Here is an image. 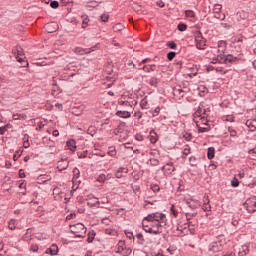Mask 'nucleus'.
Wrapping results in <instances>:
<instances>
[{"label": "nucleus", "instance_id": "nucleus-1", "mask_svg": "<svg viewBox=\"0 0 256 256\" xmlns=\"http://www.w3.org/2000/svg\"><path fill=\"white\" fill-rule=\"evenodd\" d=\"M165 221H167L165 214L161 212L152 213L142 220V227L146 233L160 235V233H163L161 224L165 223Z\"/></svg>", "mask_w": 256, "mask_h": 256}, {"label": "nucleus", "instance_id": "nucleus-2", "mask_svg": "<svg viewBox=\"0 0 256 256\" xmlns=\"http://www.w3.org/2000/svg\"><path fill=\"white\" fill-rule=\"evenodd\" d=\"M199 112L193 114V121L198 128L199 133H207L211 128L207 123V116H199Z\"/></svg>", "mask_w": 256, "mask_h": 256}, {"label": "nucleus", "instance_id": "nucleus-3", "mask_svg": "<svg viewBox=\"0 0 256 256\" xmlns=\"http://www.w3.org/2000/svg\"><path fill=\"white\" fill-rule=\"evenodd\" d=\"M225 51H227V42L226 41H219L218 42V49H211L208 51V56L213 59H219V57L225 56Z\"/></svg>", "mask_w": 256, "mask_h": 256}, {"label": "nucleus", "instance_id": "nucleus-4", "mask_svg": "<svg viewBox=\"0 0 256 256\" xmlns=\"http://www.w3.org/2000/svg\"><path fill=\"white\" fill-rule=\"evenodd\" d=\"M12 54L14 55L16 61L22 65V67H29V62L25 59V52L23 48L19 45L12 49Z\"/></svg>", "mask_w": 256, "mask_h": 256}, {"label": "nucleus", "instance_id": "nucleus-5", "mask_svg": "<svg viewBox=\"0 0 256 256\" xmlns=\"http://www.w3.org/2000/svg\"><path fill=\"white\" fill-rule=\"evenodd\" d=\"M70 231L75 235V237L83 238L87 233V228L83 223H77L70 225Z\"/></svg>", "mask_w": 256, "mask_h": 256}, {"label": "nucleus", "instance_id": "nucleus-6", "mask_svg": "<svg viewBox=\"0 0 256 256\" xmlns=\"http://www.w3.org/2000/svg\"><path fill=\"white\" fill-rule=\"evenodd\" d=\"M115 253L120 256H129L132 253L130 248H127L125 241L120 240L114 249Z\"/></svg>", "mask_w": 256, "mask_h": 256}, {"label": "nucleus", "instance_id": "nucleus-7", "mask_svg": "<svg viewBox=\"0 0 256 256\" xmlns=\"http://www.w3.org/2000/svg\"><path fill=\"white\" fill-rule=\"evenodd\" d=\"M195 43L197 49H205L207 45V40L203 38V34L201 32H197L195 35Z\"/></svg>", "mask_w": 256, "mask_h": 256}, {"label": "nucleus", "instance_id": "nucleus-8", "mask_svg": "<svg viewBox=\"0 0 256 256\" xmlns=\"http://www.w3.org/2000/svg\"><path fill=\"white\" fill-rule=\"evenodd\" d=\"M235 61V57L233 55H224V56H219V58H213L211 63H233Z\"/></svg>", "mask_w": 256, "mask_h": 256}, {"label": "nucleus", "instance_id": "nucleus-9", "mask_svg": "<svg viewBox=\"0 0 256 256\" xmlns=\"http://www.w3.org/2000/svg\"><path fill=\"white\" fill-rule=\"evenodd\" d=\"M245 207L248 213H255L256 212V197H251L247 199L245 202Z\"/></svg>", "mask_w": 256, "mask_h": 256}, {"label": "nucleus", "instance_id": "nucleus-10", "mask_svg": "<svg viewBox=\"0 0 256 256\" xmlns=\"http://www.w3.org/2000/svg\"><path fill=\"white\" fill-rule=\"evenodd\" d=\"M68 167H69V159L67 158L61 159L57 162V169L60 173H62V171L67 170Z\"/></svg>", "mask_w": 256, "mask_h": 256}, {"label": "nucleus", "instance_id": "nucleus-11", "mask_svg": "<svg viewBox=\"0 0 256 256\" xmlns=\"http://www.w3.org/2000/svg\"><path fill=\"white\" fill-rule=\"evenodd\" d=\"M59 253V247L57 244H52L48 249H46L45 254L46 255H52L55 256Z\"/></svg>", "mask_w": 256, "mask_h": 256}, {"label": "nucleus", "instance_id": "nucleus-12", "mask_svg": "<svg viewBox=\"0 0 256 256\" xmlns=\"http://www.w3.org/2000/svg\"><path fill=\"white\" fill-rule=\"evenodd\" d=\"M162 171H164L165 175H172L175 171V166H173V163H168L162 167Z\"/></svg>", "mask_w": 256, "mask_h": 256}, {"label": "nucleus", "instance_id": "nucleus-13", "mask_svg": "<svg viewBox=\"0 0 256 256\" xmlns=\"http://www.w3.org/2000/svg\"><path fill=\"white\" fill-rule=\"evenodd\" d=\"M195 113H199V117H209V110L205 109L203 105H199Z\"/></svg>", "mask_w": 256, "mask_h": 256}, {"label": "nucleus", "instance_id": "nucleus-14", "mask_svg": "<svg viewBox=\"0 0 256 256\" xmlns=\"http://www.w3.org/2000/svg\"><path fill=\"white\" fill-rule=\"evenodd\" d=\"M66 147L69 149V151L75 153V151H77V142L73 139H70L66 142Z\"/></svg>", "mask_w": 256, "mask_h": 256}, {"label": "nucleus", "instance_id": "nucleus-15", "mask_svg": "<svg viewBox=\"0 0 256 256\" xmlns=\"http://www.w3.org/2000/svg\"><path fill=\"white\" fill-rule=\"evenodd\" d=\"M236 17H237L238 21H245V20L249 19V13L241 10L236 14Z\"/></svg>", "mask_w": 256, "mask_h": 256}, {"label": "nucleus", "instance_id": "nucleus-16", "mask_svg": "<svg viewBox=\"0 0 256 256\" xmlns=\"http://www.w3.org/2000/svg\"><path fill=\"white\" fill-rule=\"evenodd\" d=\"M149 139H150V142L152 144L157 143V141L159 139V136L157 135V132H155L154 130H151L150 134H149Z\"/></svg>", "mask_w": 256, "mask_h": 256}, {"label": "nucleus", "instance_id": "nucleus-17", "mask_svg": "<svg viewBox=\"0 0 256 256\" xmlns=\"http://www.w3.org/2000/svg\"><path fill=\"white\" fill-rule=\"evenodd\" d=\"M246 127L250 129V131H255L256 129V119L247 120L246 121Z\"/></svg>", "mask_w": 256, "mask_h": 256}, {"label": "nucleus", "instance_id": "nucleus-18", "mask_svg": "<svg viewBox=\"0 0 256 256\" xmlns=\"http://www.w3.org/2000/svg\"><path fill=\"white\" fill-rule=\"evenodd\" d=\"M116 115L118 117H122L123 119H129V117H131V112H129V111H117Z\"/></svg>", "mask_w": 256, "mask_h": 256}, {"label": "nucleus", "instance_id": "nucleus-19", "mask_svg": "<svg viewBox=\"0 0 256 256\" xmlns=\"http://www.w3.org/2000/svg\"><path fill=\"white\" fill-rule=\"evenodd\" d=\"M248 253H249V246L244 245V246H241V248L239 249L238 255L239 256H245Z\"/></svg>", "mask_w": 256, "mask_h": 256}, {"label": "nucleus", "instance_id": "nucleus-20", "mask_svg": "<svg viewBox=\"0 0 256 256\" xmlns=\"http://www.w3.org/2000/svg\"><path fill=\"white\" fill-rule=\"evenodd\" d=\"M87 205L93 209V207H97V198L88 197Z\"/></svg>", "mask_w": 256, "mask_h": 256}, {"label": "nucleus", "instance_id": "nucleus-21", "mask_svg": "<svg viewBox=\"0 0 256 256\" xmlns=\"http://www.w3.org/2000/svg\"><path fill=\"white\" fill-rule=\"evenodd\" d=\"M72 173H73L72 181H77V179H79V177H81V171H79V169L77 167H75L72 170Z\"/></svg>", "mask_w": 256, "mask_h": 256}, {"label": "nucleus", "instance_id": "nucleus-22", "mask_svg": "<svg viewBox=\"0 0 256 256\" xmlns=\"http://www.w3.org/2000/svg\"><path fill=\"white\" fill-rule=\"evenodd\" d=\"M87 133H88V135H91V137H95V135H97V127H95V126H90V127L87 129Z\"/></svg>", "mask_w": 256, "mask_h": 256}, {"label": "nucleus", "instance_id": "nucleus-23", "mask_svg": "<svg viewBox=\"0 0 256 256\" xmlns=\"http://www.w3.org/2000/svg\"><path fill=\"white\" fill-rule=\"evenodd\" d=\"M120 133L123 134V138H121V135H120V141H123V139H125V133H123V128L121 126H118L115 130H114V134L115 135H119Z\"/></svg>", "mask_w": 256, "mask_h": 256}, {"label": "nucleus", "instance_id": "nucleus-24", "mask_svg": "<svg viewBox=\"0 0 256 256\" xmlns=\"http://www.w3.org/2000/svg\"><path fill=\"white\" fill-rule=\"evenodd\" d=\"M185 17H187V19H195L196 15H195V12L193 10H186L185 11Z\"/></svg>", "mask_w": 256, "mask_h": 256}, {"label": "nucleus", "instance_id": "nucleus-25", "mask_svg": "<svg viewBox=\"0 0 256 256\" xmlns=\"http://www.w3.org/2000/svg\"><path fill=\"white\" fill-rule=\"evenodd\" d=\"M205 203L202 206L203 211H211V205H209V198H205Z\"/></svg>", "mask_w": 256, "mask_h": 256}, {"label": "nucleus", "instance_id": "nucleus-26", "mask_svg": "<svg viewBox=\"0 0 256 256\" xmlns=\"http://www.w3.org/2000/svg\"><path fill=\"white\" fill-rule=\"evenodd\" d=\"M207 157H208V159H214L215 148H213V147L208 148Z\"/></svg>", "mask_w": 256, "mask_h": 256}, {"label": "nucleus", "instance_id": "nucleus-27", "mask_svg": "<svg viewBox=\"0 0 256 256\" xmlns=\"http://www.w3.org/2000/svg\"><path fill=\"white\" fill-rule=\"evenodd\" d=\"M142 69L145 73H151V71H155V65H145Z\"/></svg>", "mask_w": 256, "mask_h": 256}, {"label": "nucleus", "instance_id": "nucleus-28", "mask_svg": "<svg viewBox=\"0 0 256 256\" xmlns=\"http://www.w3.org/2000/svg\"><path fill=\"white\" fill-rule=\"evenodd\" d=\"M16 223H17V221L16 220H10L9 222H8V228L11 230V231H15V229H16Z\"/></svg>", "mask_w": 256, "mask_h": 256}, {"label": "nucleus", "instance_id": "nucleus-29", "mask_svg": "<svg viewBox=\"0 0 256 256\" xmlns=\"http://www.w3.org/2000/svg\"><path fill=\"white\" fill-rule=\"evenodd\" d=\"M106 235H112L113 237L117 236V230L113 228H107L105 230Z\"/></svg>", "mask_w": 256, "mask_h": 256}, {"label": "nucleus", "instance_id": "nucleus-30", "mask_svg": "<svg viewBox=\"0 0 256 256\" xmlns=\"http://www.w3.org/2000/svg\"><path fill=\"white\" fill-rule=\"evenodd\" d=\"M221 9H223V6L221 4H215L213 11L216 15H219V13H221Z\"/></svg>", "mask_w": 256, "mask_h": 256}, {"label": "nucleus", "instance_id": "nucleus-31", "mask_svg": "<svg viewBox=\"0 0 256 256\" xmlns=\"http://www.w3.org/2000/svg\"><path fill=\"white\" fill-rule=\"evenodd\" d=\"M75 53H78V55H87V53H90V52L87 49L76 48Z\"/></svg>", "mask_w": 256, "mask_h": 256}, {"label": "nucleus", "instance_id": "nucleus-32", "mask_svg": "<svg viewBox=\"0 0 256 256\" xmlns=\"http://www.w3.org/2000/svg\"><path fill=\"white\" fill-rule=\"evenodd\" d=\"M30 144H29V135L24 136V142H23V148L24 149H29Z\"/></svg>", "mask_w": 256, "mask_h": 256}, {"label": "nucleus", "instance_id": "nucleus-33", "mask_svg": "<svg viewBox=\"0 0 256 256\" xmlns=\"http://www.w3.org/2000/svg\"><path fill=\"white\" fill-rule=\"evenodd\" d=\"M21 155H23V148H20L19 150H17L13 156L14 161H17V159H19V157H21Z\"/></svg>", "mask_w": 256, "mask_h": 256}, {"label": "nucleus", "instance_id": "nucleus-34", "mask_svg": "<svg viewBox=\"0 0 256 256\" xmlns=\"http://www.w3.org/2000/svg\"><path fill=\"white\" fill-rule=\"evenodd\" d=\"M12 119L14 121H19L21 119H25V115L24 114H13Z\"/></svg>", "mask_w": 256, "mask_h": 256}, {"label": "nucleus", "instance_id": "nucleus-35", "mask_svg": "<svg viewBox=\"0 0 256 256\" xmlns=\"http://www.w3.org/2000/svg\"><path fill=\"white\" fill-rule=\"evenodd\" d=\"M113 29H114V31L119 32V31H123V29H125V26H123V24L119 23V24H116L113 27Z\"/></svg>", "mask_w": 256, "mask_h": 256}, {"label": "nucleus", "instance_id": "nucleus-36", "mask_svg": "<svg viewBox=\"0 0 256 256\" xmlns=\"http://www.w3.org/2000/svg\"><path fill=\"white\" fill-rule=\"evenodd\" d=\"M50 7H51L52 9H58V8H59V1H57V0L51 1V2H50Z\"/></svg>", "mask_w": 256, "mask_h": 256}, {"label": "nucleus", "instance_id": "nucleus-37", "mask_svg": "<svg viewBox=\"0 0 256 256\" xmlns=\"http://www.w3.org/2000/svg\"><path fill=\"white\" fill-rule=\"evenodd\" d=\"M54 25H57V24L50 23V24L45 25V29L48 31V33H53L55 31L56 28H54V30H49V29H51V27H54Z\"/></svg>", "mask_w": 256, "mask_h": 256}, {"label": "nucleus", "instance_id": "nucleus-38", "mask_svg": "<svg viewBox=\"0 0 256 256\" xmlns=\"http://www.w3.org/2000/svg\"><path fill=\"white\" fill-rule=\"evenodd\" d=\"M147 104H148L147 98L142 99L140 102L141 109H147Z\"/></svg>", "mask_w": 256, "mask_h": 256}, {"label": "nucleus", "instance_id": "nucleus-39", "mask_svg": "<svg viewBox=\"0 0 256 256\" xmlns=\"http://www.w3.org/2000/svg\"><path fill=\"white\" fill-rule=\"evenodd\" d=\"M95 239V232H89V234H88V239H87V241H88V243H93V240Z\"/></svg>", "mask_w": 256, "mask_h": 256}, {"label": "nucleus", "instance_id": "nucleus-40", "mask_svg": "<svg viewBox=\"0 0 256 256\" xmlns=\"http://www.w3.org/2000/svg\"><path fill=\"white\" fill-rule=\"evenodd\" d=\"M113 85V81L108 80L107 83L102 84V89H109Z\"/></svg>", "mask_w": 256, "mask_h": 256}, {"label": "nucleus", "instance_id": "nucleus-41", "mask_svg": "<svg viewBox=\"0 0 256 256\" xmlns=\"http://www.w3.org/2000/svg\"><path fill=\"white\" fill-rule=\"evenodd\" d=\"M189 153H191V147L185 146V148L183 150L184 157H187V155H189Z\"/></svg>", "mask_w": 256, "mask_h": 256}, {"label": "nucleus", "instance_id": "nucleus-42", "mask_svg": "<svg viewBox=\"0 0 256 256\" xmlns=\"http://www.w3.org/2000/svg\"><path fill=\"white\" fill-rule=\"evenodd\" d=\"M171 213L174 217H178L179 215V211H177V209H175V205L171 206Z\"/></svg>", "mask_w": 256, "mask_h": 256}, {"label": "nucleus", "instance_id": "nucleus-43", "mask_svg": "<svg viewBox=\"0 0 256 256\" xmlns=\"http://www.w3.org/2000/svg\"><path fill=\"white\" fill-rule=\"evenodd\" d=\"M248 153H249L251 159H255L256 158V148H253V149L249 150Z\"/></svg>", "mask_w": 256, "mask_h": 256}, {"label": "nucleus", "instance_id": "nucleus-44", "mask_svg": "<svg viewBox=\"0 0 256 256\" xmlns=\"http://www.w3.org/2000/svg\"><path fill=\"white\" fill-rule=\"evenodd\" d=\"M183 137L185 138L186 141H191V139H193V136L191 135V133L185 132L183 134Z\"/></svg>", "mask_w": 256, "mask_h": 256}, {"label": "nucleus", "instance_id": "nucleus-45", "mask_svg": "<svg viewBox=\"0 0 256 256\" xmlns=\"http://www.w3.org/2000/svg\"><path fill=\"white\" fill-rule=\"evenodd\" d=\"M87 25H89V18L85 17L82 21V28L86 29Z\"/></svg>", "mask_w": 256, "mask_h": 256}, {"label": "nucleus", "instance_id": "nucleus-46", "mask_svg": "<svg viewBox=\"0 0 256 256\" xmlns=\"http://www.w3.org/2000/svg\"><path fill=\"white\" fill-rule=\"evenodd\" d=\"M175 55H177V53H175V52H169V53L167 54L168 60H169V61H173V59H175Z\"/></svg>", "mask_w": 256, "mask_h": 256}, {"label": "nucleus", "instance_id": "nucleus-47", "mask_svg": "<svg viewBox=\"0 0 256 256\" xmlns=\"http://www.w3.org/2000/svg\"><path fill=\"white\" fill-rule=\"evenodd\" d=\"M105 179H106L105 174H99L97 181L99 183H105Z\"/></svg>", "mask_w": 256, "mask_h": 256}, {"label": "nucleus", "instance_id": "nucleus-48", "mask_svg": "<svg viewBox=\"0 0 256 256\" xmlns=\"http://www.w3.org/2000/svg\"><path fill=\"white\" fill-rule=\"evenodd\" d=\"M101 21H102L103 23H107V21H109V14H103V15L101 16Z\"/></svg>", "mask_w": 256, "mask_h": 256}, {"label": "nucleus", "instance_id": "nucleus-49", "mask_svg": "<svg viewBox=\"0 0 256 256\" xmlns=\"http://www.w3.org/2000/svg\"><path fill=\"white\" fill-rule=\"evenodd\" d=\"M232 187H237L239 185V179L236 177L231 181Z\"/></svg>", "mask_w": 256, "mask_h": 256}, {"label": "nucleus", "instance_id": "nucleus-50", "mask_svg": "<svg viewBox=\"0 0 256 256\" xmlns=\"http://www.w3.org/2000/svg\"><path fill=\"white\" fill-rule=\"evenodd\" d=\"M178 30H180V31H187V26H186V24H179L178 25Z\"/></svg>", "mask_w": 256, "mask_h": 256}, {"label": "nucleus", "instance_id": "nucleus-51", "mask_svg": "<svg viewBox=\"0 0 256 256\" xmlns=\"http://www.w3.org/2000/svg\"><path fill=\"white\" fill-rule=\"evenodd\" d=\"M151 189H152V191L154 192V193H157V192H159V185H157V184H153L152 186H151Z\"/></svg>", "mask_w": 256, "mask_h": 256}, {"label": "nucleus", "instance_id": "nucleus-52", "mask_svg": "<svg viewBox=\"0 0 256 256\" xmlns=\"http://www.w3.org/2000/svg\"><path fill=\"white\" fill-rule=\"evenodd\" d=\"M167 47H169L170 49H176L177 48V44H175L174 42H168L167 43Z\"/></svg>", "mask_w": 256, "mask_h": 256}, {"label": "nucleus", "instance_id": "nucleus-53", "mask_svg": "<svg viewBox=\"0 0 256 256\" xmlns=\"http://www.w3.org/2000/svg\"><path fill=\"white\" fill-rule=\"evenodd\" d=\"M214 17L216 19H220L221 21H223L225 19V14H215Z\"/></svg>", "mask_w": 256, "mask_h": 256}, {"label": "nucleus", "instance_id": "nucleus-54", "mask_svg": "<svg viewBox=\"0 0 256 256\" xmlns=\"http://www.w3.org/2000/svg\"><path fill=\"white\" fill-rule=\"evenodd\" d=\"M31 251H33V253H37V251H39V246H37V245H32V246H31Z\"/></svg>", "mask_w": 256, "mask_h": 256}, {"label": "nucleus", "instance_id": "nucleus-55", "mask_svg": "<svg viewBox=\"0 0 256 256\" xmlns=\"http://www.w3.org/2000/svg\"><path fill=\"white\" fill-rule=\"evenodd\" d=\"M111 150L108 152V155H110L111 157H115L116 152H115V148H110Z\"/></svg>", "mask_w": 256, "mask_h": 256}, {"label": "nucleus", "instance_id": "nucleus-56", "mask_svg": "<svg viewBox=\"0 0 256 256\" xmlns=\"http://www.w3.org/2000/svg\"><path fill=\"white\" fill-rule=\"evenodd\" d=\"M224 121H229L230 123H233V121H234L233 116L224 117Z\"/></svg>", "mask_w": 256, "mask_h": 256}, {"label": "nucleus", "instance_id": "nucleus-57", "mask_svg": "<svg viewBox=\"0 0 256 256\" xmlns=\"http://www.w3.org/2000/svg\"><path fill=\"white\" fill-rule=\"evenodd\" d=\"M210 251H213L214 253H216L217 251V243H213L211 248H210Z\"/></svg>", "mask_w": 256, "mask_h": 256}, {"label": "nucleus", "instance_id": "nucleus-58", "mask_svg": "<svg viewBox=\"0 0 256 256\" xmlns=\"http://www.w3.org/2000/svg\"><path fill=\"white\" fill-rule=\"evenodd\" d=\"M78 157L79 159H85V157H87V154L83 152H78Z\"/></svg>", "mask_w": 256, "mask_h": 256}, {"label": "nucleus", "instance_id": "nucleus-59", "mask_svg": "<svg viewBox=\"0 0 256 256\" xmlns=\"http://www.w3.org/2000/svg\"><path fill=\"white\" fill-rule=\"evenodd\" d=\"M102 223H103L104 225H109V223H111V220H109L108 218H103V219H102Z\"/></svg>", "mask_w": 256, "mask_h": 256}, {"label": "nucleus", "instance_id": "nucleus-60", "mask_svg": "<svg viewBox=\"0 0 256 256\" xmlns=\"http://www.w3.org/2000/svg\"><path fill=\"white\" fill-rule=\"evenodd\" d=\"M19 177H20V179H25V171L20 170L19 171Z\"/></svg>", "mask_w": 256, "mask_h": 256}, {"label": "nucleus", "instance_id": "nucleus-61", "mask_svg": "<svg viewBox=\"0 0 256 256\" xmlns=\"http://www.w3.org/2000/svg\"><path fill=\"white\" fill-rule=\"evenodd\" d=\"M116 177H117V179H121V177H123V173L121 172V170H118L116 172Z\"/></svg>", "mask_w": 256, "mask_h": 256}, {"label": "nucleus", "instance_id": "nucleus-62", "mask_svg": "<svg viewBox=\"0 0 256 256\" xmlns=\"http://www.w3.org/2000/svg\"><path fill=\"white\" fill-rule=\"evenodd\" d=\"M237 177H239V179H243L245 177V172L244 171L239 172Z\"/></svg>", "mask_w": 256, "mask_h": 256}, {"label": "nucleus", "instance_id": "nucleus-63", "mask_svg": "<svg viewBox=\"0 0 256 256\" xmlns=\"http://www.w3.org/2000/svg\"><path fill=\"white\" fill-rule=\"evenodd\" d=\"M53 137H59V130H54L52 132Z\"/></svg>", "mask_w": 256, "mask_h": 256}, {"label": "nucleus", "instance_id": "nucleus-64", "mask_svg": "<svg viewBox=\"0 0 256 256\" xmlns=\"http://www.w3.org/2000/svg\"><path fill=\"white\" fill-rule=\"evenodd\" d=\"M223 256H235V253L234 252H230V253L223 254Z\"/></svg>", "mask_w": 256, "mask_h": 256}]
</instances>
